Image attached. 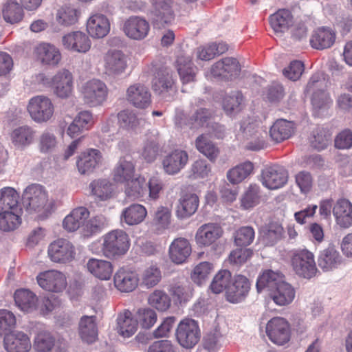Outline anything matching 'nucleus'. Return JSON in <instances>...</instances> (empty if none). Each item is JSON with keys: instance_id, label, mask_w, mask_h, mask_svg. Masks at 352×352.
<instances>
[{"instance_id": "f03ea898", "label": "nucleus", "mask_w": 352, "mask_h": 352, "mask_svg": "<svg viewBox=\"0 0 352 352\" xmlns=\"http://www.w3.org/2000/svg\"><path fill=\"white\" fill-rule=\"evenodd\" d=\"M130 247L129 235L122 230H114L103 236L102 252L110 259L124 255Z\"/></svg>"}, {"instance_id": "de8ad7c7", "label": "nucleus", "mask_w": 352, "mask_h": 352, "mask_svg": "<svg viewBox=\"0 0 352 352\" xmlns=\"http://www.w3.org/2000/svg\"><path fill=\"white\" fill-rule=\"evenodd\" d=\"M173 0H155V23L167 24L173 19Z\"/></svg>"}, {"instance_id": "c9c22d12", "label": "nucleus", "mask_w": 352, "mask_h": 352, "mask_svg": "<svg viewBox=\"0 0 352 352\" xmlns=\"http://www.w3.org/2000/svg\"><path fill=\"white\" fill-rule=\"evenodd\" d=\"M87 270L96 278L107 280H109L113 273V265L111 262L90 258L87 263Z\"/></svg>"}, {"instance_id": "774afa93", "label": "nucleus", "mask_w": 352, "mask_h": 352, "mask_svg": "<svg viewBox=\"0 0 352 352\" xmlns=\"http://www.w3.org/2000/svg\"><path fill=\"white\" fill-rule=\"evenodd\" d=\"M78 12L75 8L65 7L58 11L56 19L59 23L64 25L74 24L78 20Z\"/></svg>"}, {"instance_id": "6e6552de", "label": "nucleus", "mask_w": 352, "mask_h": 352, "mask_svg": "<svg viewBox=\"0 0 352 352\" xmlns=\"http://www.w3.org/2000/svg\"><path fill=\"white\" fill-rule=\"evenodd\" d=\"M266 333L272 342L283 345L290 339L289 324L283 318H273L267 323Z\"/></svg>"}, {"instance_id": "cd10ccee", "label": "nucleus", "mask_w": 352, "mask_h": 352, "mask_svg": "<svg viewBox=\"0 0 352 352\" xmlns=\"http://www.w3.org/2000/svg\"><path fill=\"white\" fill-rule=\"evenodd\" d=\"M295 294L294 288L283 280L268 296L276 305L286 306L292 302Z\"/></svg>"}, {"instance_id": "3c124183", "label": "nucleus", "mask_w": 352, "mask_h": 352, "mask_svg": "<svg viewBox=\"0 0 352 352\" xmlns=\"http://www.w3.org/2000/svg\"><path fill=\"white\" fill-rule=\"evenodd\" d=\"M19 210H10V211H0V229L8 232L16 229L21 224V217Z\"/></svg>"}, {"instance_id": "b1692460", "label": "nucleus", "mask_w": 352, "mask_h": 352, "mask_svg": "<svg viewBox=\"0 0 352 352\" xmlns=\"http://www.w3.org/2000/svg\"><path fill=\"white\" fill-rule=\"evenodd\" d=\"M333 214L340 227L349 228L352 226V204L349 200H338L333 207Z\"/></svg>"}, {"instance_id": "69168bd1", "label": "nucleus", "mask_w": 352, "mask_h": 352, "mask_svg": "<svg viewBox=\"0 0 352 352\" xmlns=\"http://www.w3.org/2000/svg\"><path fill=\"white\" fill-rule=\"evenodd\" d=\"M255 232L253 228L243 226L238 229L234 234V243L237 246H248L254 239Z\"/></svg>"}, {"instance_id": "052dcab7", "label": "nucleus", "mask_w": 352, "mask_h": 352, "mask_svg": "<svg viewBox=\"0 0 352 352\" xmlns=\"http://www.w3.org/2000/svg\"><path fill=\"white\" fill-rule=\"evenodd\" d=\"M89 188L92 194L102 201L110 198L113 190L111 184L106 179L94 181L90 184Z\"/></svg>"}, {"instance_id": "39448f33", "label": "nucleus", "mask_w": 352, "mask_h": 352, "mask_svg": "<svg viewBox=\"0 0 352 352\" xmlns=\"http://www.w3.org/2000/svg\"><path fill=\"white\" fill-rule=\"evenodd\" d=\"M175 336L181 346L186 349H192L198 343L201 337L197 322L188 318L183 319L178 324Z\"/></svg>"}, {"instance_id": "bf43d9fd", "label": "nucleus", "mask_w": 352, "mask_h": 352, "mask_svg": "<svg viewBox=\"0 0 352 352\" xmlns=\"http://www.w3.org/2000/svg\"><path fill=\"white\" fill-rule=\"evenodd\" d=\"M107 225V218L102 215H96V217L88 221L82 228L83 235L89 237L100 232Z\"/></svg>"}, {"instance_id": "a18cd8bd", "label": "nucleus", "mask_w": 352, "mask_h": 352, "mask_svg": "<svg viewBox=\"0 0 352 352\" xmlns=\"http://www.w3.org/2000/svg\"><path fill=\"white\" fill-rule=\"evenodd\" d=\"M147 214L146 208L140 204H132L125 208L121 215V220L129 226L141 223Z\"/></svg>"}, {"instance_id": "c03bdc74", "label": "nucleus", "mask_w": 352, "mask_h": 352, "mask_svg": "<svg viewBox=\"0 0 352 352\" xmlns=\"http://www.w3.org/2000/svg\"><path fill=\"white\" fill-rule=\"evenodd\" d=\"M36 53L38 59L47 65H56L61 58L58 49L48 43L39 45L36 48Z\"/></svg>"}, {"instance_id": "8fccbe9b", "label": "nucleus", "mask_w": 352, "mask_h": 352, "mask_svg": "<svg viewBox=\"0 0 352 352\" xmlns=\"http://www.w3.org/2000/svg\"><path fill=\"white\" fill-rule=\"evenodd\" d=\"M214 271V265L208 261H202L196 265L192 269L190 278L198 285L204 284Z\"/></svg>"}, {"instance_id": "f704fd0d", "label": "nucleus", "mask_w": 352, "mask_h": 352, "mask_svg": "<svg viewBox=\"0 0 352 352\" xmlns=\"http://www.w3.org/2000/svg\"><path fill=\"white\" fill-rule=\"evenodd\" d=\"M176 67L183 84L195 81L197 68L193 65L190 56H180L176 61Z\"/></svg>"}, {"instance_id": "603ef678", "label": "nucleus", "mask_w": 352, "mask_h": 352, "mask_svg": "<svg viewBox=\"0 0 352 352\" xmlns=\"http://www.w3.org/2000/svg\"><path fill=\"white\" fill-rule=\"evenodd\" d=\"M126 183L125 193L131 199H136L142 197L147 190L148 185L143 177H133Z\"/></svg>"}, {"instance_id": "20e7f679", "label": "nucleus", "mask_w": 352, "mask_h": 352, "mask_svg": "<svg viewBox=\"0 0 352 352\" xmlns=\"http://www.w3.org/2000/svg\"><path fill=\"white\" fill-rule=\"evenodd\" d=\"M291 266L298 276L304 278H311L318 273L314 255L307 250L294 252L291 256Z\"/></svg>"}, {"instance_id": "37998d69", "label": "nucleus", "mask_w": 352, "mask_h": 352, "mask_svg": "<svg viewBox=\"0 0 352 352\" xmlns=\"http://www.w3.org/2000/svg\"><path fill=\"white\" fill-rule=\"evenodd\" d=\"M19 195L12 187H4L0 190V211L19 210Z\"/></svg>"}, {"instance_id": "13d9d810", "label": "nucleus", "mask_w": 352, "mask_h": 352, "mask_svg": "<svg viewBox=\"0 0 352 352\" xmlns=\"http://www.w3.org/2000/svg\"><path fill=\"white\" fill-rule=\"evenodd\" d=\"M244 132L247 135L256 138L258 140L256 145L254 146L250 144L248 148L252 150H259L264 145L263 135L265 133V130L261 122H255L249 123L245 128Z\"/></svg>"}, {"instance_id": "0eeeda50", "label": "nucleus", "mask_w": 352, "mask_h": 352, "mask_svg": "<svg viewBox=\"0 0 352 352\" xmlns=\"http://www.w3.org/2000/svg\"><path fill=\"white\" fill-rule=\"evenodd\" d=\"M108 91L106 84L98 79L88 80L81 87L83 101L89 107L102 105L107 99Z\"/></svg>"}, {"instance_id": "9b49d317", "label": "nucleus", "mask_w": 352, "mask_h": 352, "mask_svg": "<svg viewBox=\"0 0 352 352\" xmlns=\"http://www.w3.org/2000/svg\"><path fill=\"white\" fill-rule=\"evenodd\" d=\"M38 285L44 289L52 292H60L67 286L65 276L57 270H49L37 276Z\"/></svg>"}, {"instance_id": "412c9836", "label": "nucleus", "mask_w": 352, "mask_h": 352, "mask_svg": "<svg viewBox=\"0 0 352 352\" xmlns=\"http://www.w3.org/2000/svg\"><path fill=\"white\" fill-rule=\"evenodd\" d=\"M87 30L93 38H104L110 31L109 21L102 14H94L90 16L87 21Z\"/></svg>"}, {"instance_id": "58836bf2", "label": "nucleus", "mask_w": 352, "mask_h": 352, "mask_svg": "<svg viewBox=\"0 0 352 352\" xmlns=\"http://www.w3.org/2000/svg\"><path fill=\"white\" fill-rule=\"evenodd\" d=\"M2 16L8 23H19L24 16L23 8L16 1H8L3 6Z\"/></svg>"}, {"instance_id": "4be33fe9", "label": "nucleus", "mask_w": 352, "mask_h": 352, "mask_svg": "<svg viewBox=\"0 0 352 352\" xmlns=\"http://www.w3.org/2000/svg\"><path fill=\"white\" fill-rule=\"evenodd\" d=\"M102 161L101 152L98 149L91 148L81 153L76 164L81 174H89L94 171Z\"/></svg>"}, {"instance_id": "9d476101", "label": "nucleus", "mask_w": 352, "mask_h": 352, "mask_svg": "<svg viewBox=\"0 0 352 352\" xmlns=\"http://www.w3.org/2000/svg\"><path fill=\"white\" fill-rule=\"evenodd\" d=\"M287 179V172L283 167L274 165L263 170L261 181L268 189L275 190L285 186Z\"/></svg>"}, {"instance_id": "393cba45", "label": "nucleus", "mask_w": 352, "mask_h": 352, "mask_svg": "<svg viewBox=\"0 0 352 352\" xmlns=\"http://www.w3.org/2000/svg\"><path fill=\"white\" fill-rule=\"evenodd\" d=\"M342 262V258L338 250L333 246H329L318 255V266L324 271H331L340 266Z\"/></svg>"}, {"instance_id": "7ed1b4c3", "label": "nucleus", "mask_w": 352, "mask_h": 352, "mask_svg": "<svg viewBox=\"0 0 352 352\" xmlns=\"http://www.w3.org/2000/svg\"><path fill=\"white\" fill-rule=\"evenodd\" d=\"M327 88V81L320 74H314L307 85L305 91L311 94V104L317 111L326 109L332 104Z\"/></svg>"}, {"instance_id": "473e14b6", "label": "nucleus", "mask_w": 352, "mask_h": 352, "mask_svg": "<svg viewBox=\"0 0 352 352\" xmlns=\"http://www.w3.org/2000/svg\"><path fill=\"white\" fill-rule=\"evenodd\" d=\"M89 216V210L85 207H78L71 211L63 221V228L68 232H74L81 226L85 225V221Z\"/></svg>"}, {"instance_id": "c756f323", "label": "nucleus", "mask_w": 352, "mask_h": 352, "mask_svg": "<svg viewBox=\"0 0 352 352\" xmlns=\"http://www.w3.org/2000/svg\"><path fill=\"white\" fill-rule=\"evenodd\" d=\"M135 177V165L129 155L120 158L113 170V179L124 183Z\"/></svg>"}, {"instance_id": "338daca9", "label": "nucleus", "mask_w": 352, "mask_h": 352, "mask_svg": "<svg viewBox=\"0 0 352 352\" xmlns=\"http://www.w3.org/2000/svg\"><path fill=\"white\" fill-rule=\"evenodd\" d=\"M170 210L167 207L161 206L155 212V233L166 230L170 223Z\"/></svg>"}, {"instance_id": "4468645a", "label": "nucleus", "mask_w": 352, "mask_h": 352, "mask_svg": "<svg viewBox=\"0 0 352 352\" xmlns=\"http://www.w3.org/2000/svg\"><path fill=\"white\" fill-rule=\"evenodd\" d=\"M251 284L243 275L235 276L226 290V299L232 303L243 301L248 295Z\"/></svg>"}, {"instance_id": "864d4df0", "label": "nucleus", "mask_w": 352, "mask_h": 352, "mask_svg": "<svg viewBox=\"0 0 352 352\" xmlns=\"http://www.w3.org/2000/svg\"><path fill=\"white\" fill-rule=\"evenodd\" d=\"M55 344V338L47 331H38L34 339V348L37 352H49Z\"/></svg>"}, {"instance_id": "c85d7f7f", "label": "nucleus", "mask_w": 352, "mask_h": 352, "mask_svg": "<svg viewBox=\"0 0 352 352\" xmlns=\"http://www.w3.org/2000/svg\"><path fill=\"white\" fill-rule=\"evenodd\" d=\"M114 285L122 292H130L138 286V278L134 272L120 268L114 276Z\"/></svg>"}, {"instance_id": "4d7b16f0", "label": "nucleus", "mask_w": 352, "mask_h": 352, "mask_svg": "<svg viewBox=\"0 0 352 352\" xmlns=\"http://www.w3.org/2000/svg\"><path fill=\"white\" fill-rule=\"evenodd\" d=\"M243 102L242 94L239 91H234L223 98V108L227 114L232 115L241 110Z\"/></svg>"}, {"instance_id": "ea45409f", "label": "nucleus", "mask_w": 352, "mask_h": 352, "mask_svg": "<svg viewBox=\"0 0 352 352\" xmlns=\"http://www.w3.org/2000/svg\"><path fill=\"white\" fill-rule=\"evenodd\" d=\"M253 170V164L250 161H246L230 169L227 173L226 177L231 184H237L250 175Z\"/></svg>"}, {"instance_id": "0e129e2a", "label": "nucleus", "mask_w": 352, "mask_h": 352, "mask_svg": "<svg viewBox=\"0 0 352 352\" xmlns=\"http://www.w3.org/2000/svg\"><path fill=\"white\" fill-rule=\"evenodd\" d=\"M16 325V318L12 312L0 309V337L12 332Z\"/></svg>"}, {"instance_id": "79ce46f5", "label": "nucleus", "mask_w": 352, "mask_h": 352, "mask_svg": "<svg viewBox=\"0 0 352 352\" xmlns=\"http://www.w3.org/2000/svg\"><path fill=\"white\" fill-rule=\"evenodd\" d=\"M118 332L124 338L131 337L138 328V320L133 319L132 314L126 310L120 314L117 319Z\"/></svg>"}, {"instance_id": "680f3d73", "label": "nucleus", "mask_w": 352, "mask_h": 352, "mask_svg": "<svg viewBox=\"0 0 352 352\" xmlns=\"http://www.w3.org/2000/svg\"><path fill=\"white\" fill-rule=\"evenodd\" d=\"M241 202L244 209H250L258 205L260 202L259 186L255 184L250 185L243 195Z\"/></svg>"}, {"instance_id": "423d86ee", "label": "nucleus", "mask_w": 352, "mask_h": 352, "mask_svg": "<svg viewBox=\"0 0 352 352\" xmlns=\"http://www.w3.org/2000/svg\"><path fill=\"white\" fill-rule=\"evenodd\" d=\"M27 110L31 118L36 123L49 121L53 116L54 107L52 100L45 96H36L30 99Z\"/></svg>"}, {"instance_id": "49530a36", "label": "nucleus", "mask_w": 352, "mask_h": 352, "mask_svg": "<svg viewBox=\"0 0 352 352\" xmlns=\"http://www.w3.org/2000/svg\"><path fill=\"white\" fill-rule=\"evenodd\" d=\"M197 149L211 162L215 161L219 155V148L210 140L209 136L202 134L195 141Z\"/></svg>"}, {"instance_id": "f257e3e1", "label": "nucleus", "mask_w": 352, "mask_h": 352, "mask_svg": "<svg viewBox=\"0 0 352 352\" xmlns=\"http://www.w3.org/2000/svg\"><path fill=\"white\" fill-rule=\"evenodd\" d=\"M23 199L27 210L38 213L39 219H44L51 214L52 204L49 201L47 192L43 186L35 184L28 186Z\"/></svg>"}, {"instance_id": "5fc2aeb1", "label": "nucleus", "mask_w": 352, "mask_h": 352, "mask_svg": "<svg viewBox=\"0 0 352 352\" xmlns=\"http://www.w3.org/2000/svg\"><path fill=\"white\" fill-rule=\"evenodd\" d=\"M232 275L230 271L222 270L218 272L214 276L210 289L214 294H220L224 290H228L232 282Z\"/></svg>"}, {"instance_id": "a878e982", "label": "nucleus", "mask_w": 352, "mask_h": 352, "mask_svg": "<svg viewBox=\"0 0 352 352\" xmlns=\"http://www.w3.org/2000/svg\"><path fill=\"white\" fill-rule=\"evenodd\" d=\"M283 280L282 274L271 270H265L257 278L256 290L258 293L265 291L269 295Z\"/></svg>"}, {"instance_id": "4c0bfd02", "label": "nucleus", "mask_w": 352, "mask_h": 352, "mask_svg": "<svg viewBox=\"0 0 352 352\" xmlns=\"http://www.w3.org/2000/svg\"><path fill=\"white\" fill-rule=\"evenodd\" d=\"M79 333L82 340L87 343H93L98 337V329L94 316H85L79 323Z\"/></svg>"}, {"instance_id": "6e6d98bb", "label": "nucleus", "mask_w": 352, "mask_h": 352, "mask_svg": "<svg viewBox=\"0 0 352 352\" xmlns=\"http://www.w3.org/2000/svg\"><path fill=\"white\" fill-rule=\"evenodd\" d=\"M34 135L35 132L31 127L23 126L13 131L12 138L16 146H25L33 142Z\"/></svg>"}, {"instance_id": "e2e57ef3", "label": "nucleus", "mask_w": 352, "mask_h": 352, "mask_svg": "<svg viewBox=\"0 0 352 352\" xmlns=\"http://www.w3.org/2000/svg\"><path fill=\"white\" fill-rule=\"evenodd\" d=\"M118 124L125 129H134L140 124V120L133 110H123L118 114Z\"/></svg>"}, {"instance_id": "dca6fc26", "label": "nucleus", "mask_w": 352, "mask_h": 352, "mask_svg": "<svg viewBox=\"0 0 352 352\" xmlns=\"http://www.w3.org/2000/svg\"><path fill=\"white\" fill-rule=\"evenodd\" d=\"M3 345L7 352H29L32 347L28 336L19 331L6 334L3 339Z\"/></svg>"}, {"instance_id": "f8f14e48", "label": "nucleus", "mask_w": 352, "mask_h": 352, "mask_svg": "<svg viewBox=\"0 0 352 352\" xmlns=\"http://www.w3.org/2000/svg\"><path fill=\"white\" fill-rule=\"evenodd\" d=\"M126 98L131 105L140 109H146L152 103L151 93L147 87L141 83L129 86L126 89Z\"/></svg>"}, {"instance_id": "e433bc0d", "label": "nucleus", "mask_w": 352, "mask_h": 352, "mask_svg": "<svg viewBox=\"0 0 352 352\" xmlns=\"http://www.w3.org/2000/svg\"><path fill=\"white\" fill-rule=\"evenodd\" d=\"M199 206L198 197L195 194H186L179 201L176 214L180 219H185L193 214Z\"/></svg>"}, {"instance_id": "2f4dec72", "label": "nucleus", "mask_w": 352, "mask_h": 352, "mask_svg": "<svg viewBox=\"0 0 352 352\" xmlns=\"http://www.w3.org/2000/svg\"><path fill=\"white\" fill-rule=\"evenodd\" d=\"M294 133V123L284 119L277 120L270 129V136L276 143L289 139Z\"/></svg>"}, {"instance_id": "2eb2a0df", "label": "nucleus", "mask_w": 352, "mask_h": 352, "mask_svg": "<svg viewBox=\"0 0 352 352\" xmlns=\"http://www.w3.org/2000/svg\"><path fill=\"white\" fill-rule=\"evenodd\" d=\"M63 47L69 51L85 53L91 47V41L89 36L80 31H75L64 35L62 38Z\"/></svg>"}, {"instance_id": "7c9ffc66", "label": "nucleus", "mask_w": 352, "mask_h": 352, "mask_svg": "<svg viewBox=\"0 0 352 352\" xmlns=\"http://www.w3.org/2000/svg\"><path fill=\"white\" fill-rule=\"evenodd\" d=\"M293 22V15L287 9H280L270 16V25L276 34H282L287 31Z\"/></svg>"}, {"instance_id": "a19ab883", "label": "nucleus", "mask_w": 352, "mask_h": 352, "mask_svg": "<svg viewBox=\"0 0 352 352\" xmlns=\"http://www.w3.org/2000/svg\"><path fill=\"white\" fill-rule=\"evenodd\" d=\"M14 298L16 306L23 311L29 312L36 307L37 298L28 289L16 290Z\"/></svg>"}, {"instance_id": "aec40b11", "label": "nucleus", "mask_w": 352, "mask_h": 352, "mask_svg": "<svg viewBox=\"0 0 352 352\" xmlns=\"http://www.w3.org/2000/svg\"><path fill=\"white\" fill-rule=\"evenodd\" d=\"M54 93L59 98H68L73 89L72 74L67 69L59 71L52 80Z\"/></svg>"}, {"instance_id": "a211bd4d", "label": "nucleus", "mask_w": 352, "mask_h": 352, "mask_svg": "<svg viewBox=\"0 0 352 352\" xmlns=\"http://www.w3.org/2000/svg\"><path fill=\"white\" fill-rule=\"evenodd\" d=\"M188 162V154L186 151L175 149L164 158L163 168L167 174L175 175L186 166Z\"/></svg>"}, {"instance_id": "bb28decb", "label": "nucleus", "mask_w": 352, "mask_h": 352, "mask_svg": "<svg viewBox=\"0 0 352 352\" xmlns=\"http://www.w3.org/2000/svg\"><path fill=\"white\" fill-rule=\"evenodd\" d=\"M190 244L185 238L175 239L170 245V258L173 262L177 264H181L185 262L190 255Z\"/></svg>"}, {"instance_id": "1a4fd4ad", "label": "nucleus", "mask_w": 352, "mask_h": 352, "mask_svg": "<svg viewBox=\"0 0 352 352\" xmlns=\"http://www.w3.org/2000/svg\"><path fill=\"white\" fill-rule=\"evenodd\" d=\"M75 249L71 242L59 239L52 242L48 248V254L51 260L56 263H67L75 256Z\"/></svg>"}, {"instance_id": "72a5a7b5", "label": "nucleus", "mask_w": 352, "mask_h": 352, "mask_svg": "<svg viewBox=\"0 0 352 352\" xmlns=\"http://www.w3.org/2000/svg\"><path fill=\"white\" fill-rule=\"evenodd\" d=\"M336 34L330 28H319L316 29L310 38V44L317 50L330 47L335 42Z\"/></svg>"}, {"instance_id": "6ab92c4d", "label": "nucleus", "mask_w": 352, "mask_h": 352, "mask_svg": "<svg viewBox=\"0 0 352 352\" xmlns=\"http://www.w3.org/2000/svg\"><path fill=\"white\" fill-rule=\"evenodd\" d=\"M127 67L126 56L120 50H109L104 56V69L109 76H119Z\"/></svg>"}, {"instance_id": "5701e85b", "label": "nucleus", "mask_w": 352, "mask_h": 352, "mask_svg": "<svg viewBox=\"0 0 352 352\" xmlns=\"http://www.w3.org/2000/svg\"><path fill=\"white\" fill-rule=\"evenodd\" d=\"M94 124L93 114L89 111L78 113L67 128V133L72 138L89 130Z\"/></svg>"}, {"instance_id": "f3484780", "label": "nucleus", "mask_w": 352, "mask_h": 352, "mask_svg": "<svg viewBox=\"0 0 352 352\" xmlns=\"http://www.w3.org/2000/svg\"><path fill=\"white\" fill-rule=\"evenodd\" d=\"M122 30L129 38L134 40H142L148 33L149 24L144 19L133 16L124 22Z\"/></svg>"}, {"instance_id": "09e8293b", "label": "nucleus", "mask_w": 352, "mask_h": 352, "mask_svg": "<svg viewBox=\"0 0 352 352\" xmlns=\"http://www.w3.org/2000/svg\"><path fill=\"white\" fill-rule=\"evenodd\" d=\"M173 296L180 303L186 302L193 296L192 285L188 281H179L173 284L170 288Z\"/></svg>"}, {"instance_id": "ddd939ff", "label": "nucleus", "mask_w": 352, "mask_h": 352, "mask_svg": "<svg viewBox=\"0 0 352 352\" xmlns=\"http://www.w3.org/2000/svg\"><path fill=\"white\" fill-rule=\"evenodd\" d=\"M223 233V229L219 224L205 223L197 229L195 236V242L199 247H209L220 239Z\"/></svg>"}]
</instances>
